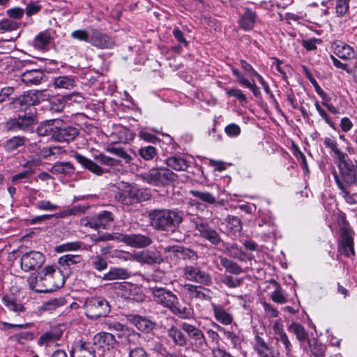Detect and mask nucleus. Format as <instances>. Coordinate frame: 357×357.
<instances>
[{
    "label": "nucleus",
    "instance_id": "obj_38",
    "mask_svg": "<svg viewBox=\"0 0 357 357\" xmlns=\"http://www.w3.org/2000/svg\"><path fill=\"white\" fill-rule=\"evenodd\" d=\"M226 250L231 257L237 259L241 261L250 259V257H249L248 255L243 251L242 248L236 243L228 245Z\"/></svg>",
    "mask_w": 357,
    "mask_h": 357
},
{
    "label": "nucleus",
    "instance_id": "obj_43",
    "mask_svg": "<svg viewBox=\"0 0 357 357\" xmlns=\"http://www.w3.org/2000/svg\"><path fill=\"white\" fill-rule=\"evenodd\" d=\"M324 144L326 147L331 149V151L337 155L339 162L348 156L337 148V143L333 138L325 137Z\"/></svg>",
    "mask_w": 357,
    "mask_h": 357
},
{
    "label": "nucleus",
    "instance_id": "obj_62",
    "mask_svg": "<svg viewBox=\"0 0 357 357\" xmlns=\"http://www.w3.org/2000/svg\"><path fill=\"white\" fill-rule=\"evenodd\" d=\"M241 128L236 123H230L225 128V133L229 137H236L241 133Z\"/></svg>",
    "mask_w": 357,
    "mask_h": 357
},
{
    "label": "nucleus",
    "instance_id": "obj_50",
    "mask_svg": "<svg viewBox=\"0 0 357 357\" xmlns=\"http://www.w3.org/2000/svg\"><path fill=\"white\" fill-rule=\"evenodd\" d=\"M139 155L145 160H152L157 155V150L153 146L142 147L138 151Z\"/></svg>",
    "mask_w": 357,
    "mask_h": 357
},
{
    "label": "nucleus",
    "instance_id": "obj_8",
    "mask_svg": "<svg viewBox=\"0 0 357 357\" xmlns=\"http://www.w3.org/2000/svg\"><path fill=\"white\" fill-rule=\"evenodd\" d=\"M89 43L98 49H112L116 46L114 39L100 29L91 27Z\"/></svg>",
    "mask_w": 357,
    "mask_h": 357
},
{
    "label": "nucleus",
    "instance_id": "obj_23",
    "mask_svg": "<svg viewBox=\"0 0 357 357\" xmlns=\"http://www.w3.org/2000/svg\"><path fill=\"white\" fill-rule=\"evenodd\" d=\"M13 104L15 108L19 109H26L27 107L36 105L33 91L30 90L25 92L23 95L13 100Z\"/></svg>",
    "mask_w": 357,
    "mask_h": 357
},
{
    "label": "nucleus",
    "instance_id": "obj_44",
    "mask_svg": "<svg viewBox=\"0 0 357 357\" xmlns=\"http://www.w3.org/2000/svg\"><path fill=\"white\" fill-rule=\"evenodd\" d=\"M106 151L117 155L124 160L126 163H130L132 160V157L125 151V150L120 146H116L112 144H109L105 148Z\"/></svg>",
    "mask_w": 357,
    "mask_h": 357
},
{
    "label": "nucleus",
    "instance_id": "obj_27",
    "mask_svg": "<svg viewBox=\"0 0 357 357\" xmlns=\"http://www.w3.org/2000/svg\"><path fill=\"white\" fill-rule=\"evenodd\" d=\"M70 353L71 357H95L94 349L89 342H82L76 345Z\"/></svg>",
    "mask_w": 357,
    "mask_h": 357
},
{
    "label": "nucleus",
    "instance_id": "obj_42",
    "mask_svg": "<svg viewBox=\"0 0 357 357\" xmlns=\"http://www.w3.org/2000/svg\"><path fill=\"white\" fill-rule=\"evenodd\" d=\"M225 221L228 231L235 234L242 230V223L241 220L234 215H228Z\"/></svg>",
    "mask_w": 357,
    "mask_h": 357
},
{
    "label": "nucleus",
    "instance_id": "obj_36",
    "mask_svg": "<svg viewBox=\"0 0 357 357\" xmlns=\"http://www.w3.org/2000/svg\"><path fill=\"white\" fill-rule=\"evenodd\" d=\"M310 351L314 357H324L326 346L320 342L317 338H312L307 342Z\"/></svg>",
    "mask_w": 357,
    "mask_h": 357
},
{
    "label": "nucleus",
    "instance_id": "obj_26",
    "mask_svg": "<svg viewBox=\"0 0 357 357\" xmlns=\"http://www.w3.org/2000/svg\"><path fill=\"white\" fill-rule=\"evenodd\" d=\"M29 142L24 136H14L8 139L3 145L6 151L12 153L23 147Z\"/></svg>",
    "mask_w": 357,
    "mask_h": 357
},
{
    "label": "nucleus",
    "instance_id": "obj_12",
    "mask_svg": "<svg viewBox=\"0 0 357 357\" xmlns=\"http://www.w3.org/2000/svg\"><path fill=\"white\" fill-rule=\"evenodd\" d=\"M58 124L54 132V140L59 142H70L73 141L79 135V130L74 126H68L61 127Z\"/></svg>",
    "mask_w": 357,
    "mask_h": 357
},
{
    "label": "nucleus",
    "instance_id": "obj_22",
    "mask_svg": "<svg viewBox=\"0 0 357 357\" xmlns=\"http://www.w3.org/2000/svg\"><path fill=\"white\" fill-rule=\"evenodd\" d=\"M165 164L169 168L178 172L186 171L190 167L189 161L179 155H174L167 158Z\"/></svg>",
    "mask_w": 357,
    "mask_h": 357
},
{
    "label": "nucleus",
    "instance_id": "obj_18",
    "mask_svg": "<svg viewBox=\"0 0 357 357\" xmlns=\"http://www.w3.org/2000/svg\"><path fill=\"white\" fill-rule=\"evenodd\" d=\"M333 175L337 185L342 191V195L345 201L349 204H356L357 203V192L351 193L352 188H349L342 183L340 176L335 170H333Z\"/></svg>",
    "mask_w": 357,
    "mask_h": 357
},
{
    "label": "nucleus",
    "instance_id": "obj_59",
    "mask_svg": "<svg viewBox=\"0 0 357 357\" xmlns=\"http://www.w3.org/2000/svg\"><path fill=\"white\" fill-rule=\"evenodd\" d=\"M36 208L43 211H54L59 208L56 204L47 200H40L36 204Z\"/></svg>",
    "mask_w": 357,
    "mask_h": 357
},
{
    "label": "nucleus",
    "instance_id": "obj_17",
    "mask_svg": "<svg viewBox=\"0 0 357 357\" xmlns=\"http://www.w3.org/2000/svg\"><path fill=\"white\" fill-rule=\"evenodd\" d=\"M61 121L58 119H50L42 121L36 129V132L41 137H51L54 139V132H56L58 124H61Z\"/></svg>",
    "mask_w": 357,
    "mask_h": 357
},
{
    "label": "nucleus",
    "instance_id": "obj_10",
    "mask_svg": "<svg viewBox=\"0 0 357 357\" xmlns=\"http://www.w3.org/2000/svg\"><path fill=\"white\" fill-rule=\"evenodd\" d=\"M45 261V258L41 252L33 250L22 255L20 264L24 271H29L40 268Z\"/></svg>",
    "mask_w": 357,
    "mask_h": 357
},
{
    "label": "nucleus",
    "instance_id": "obj_16",
    "mask_svg": "<svg viewBox=\"0 0 357 357\" xmlns=\"http://www.w3.org/2000/svg\"><path fill=\"white\" fill-rule=\"evenodd\" d=\"M73 157L83 168L89 170L96 176H101L105 172L96 162L77 152L75 153Z\"/></svg>",
    "mask_w": 357,
    "mask_h": 357
},
{
    "label": "nucleus",
    "instance_id": "obj_9",
    "mask_svg": "<svg viewBox=\"0 0 357 357\" xmlns=\"http://www.w3.org/2000/svg\"><path fill=\"white\" fill-rule=\"evenodd\" d=\"M35 123L33 114L19 115L17 118L11 119L5 124L8 131L17 132L29 130Z\"/></svg>",
    "mask_w": 357,
    "mask_h": 357
},
{
    "label": "nucleus",
    "instance_id": "obj_40",
    "mask_svg": "<svg viewBox=\"0 0 357 357\" xmlns=\"http://www.w3.org/2000/svg\"><path fill=\"white\" fill-rule=\"evenodd\" d=\"M288 329L290 332L296 335L297 340L301 342H303L305 340L308 342V340H310L308 338V333L300 324L294 322L289 325Z\"/></svg>",
    "mask_w": 357,
    "mask_h": 357
},
{
    "label": "nucleus",
    "instance_id": "obj_13",
    "mask_svg": "<svg viewBox=\"0 0 357 357\" xmlns=\"http://www.w3.org/2000/svg\"><path fill=\"white\" fill-rule=\"evenodd\" d=\"M124 241L126 245L136 248H144L149 246L153 243V240L149 235L142 234H128Z\"/></svg>",
    "mask_w": 357,
    "mask_h": 357
},
{
    "label": "nucleus",
    "instance_id": "obj_45",
    "mask_svg": "<svg viewBox=\"0 0 357 357\" xmlns=\"http://www.w3.org/2000/svg\"><path fill=\"white\" fill-rule=\"evenodd\" d=\"M184 289L192 298L203 299L206 297L204 289L200 286L187 284L184 285Z\"/></svg>",
    "mask_w": 357,
    "mask_h": 357
},
{
    "label": "nucleus",
    "instance_id": "obj_6",
    "mask_svg": "<svg viewBox=\"0 0 357 357\" xmlns=\"http://www.w3.org/2000/svg\"><path fill=\"white\" fill-rule=\"evenodd\" d=\"M354 231L345 218L342 219L340 227V239L338 243V252L344 256L353 258L355 257Z\"/></svg>",
    "mask_w": 357,
    "mask_h": 357
},
{
    "label": "nucleus",
    "instance_id": "obj_35",
    "mask_svg": "<svg viewBox=\"0 0 357 357\" xmlns=\"http://www.w3.org/2000/svg\"><path fill=\"white\" fill-rule=\"evenodd\" d=\"M78 211L77 207H73V208L63 211L62 213H58L52 215H42L35 217L31 220V224H37L42 222L45 220H50L53 217L56 218H64L68 215H74Z\"/></svg>",
    "mask_w": 357,
    "mask_h": 357
},
{
    "label": "nucleus",
    "instance_id": "obj_20",
    "mask_svg": "<svg viewBox=\"0 0 357 357\" xmlns=\"http://www.w3.org/2000/svg\"><path fill=\"white\" fill-rule=\"evenodd\" d=\"M75 171V168L70 162H56L53 164L50 172L54 175L70 176Z\"/></svg>",
    "mask_w": 357,
    "mask_h": 357
},
{
    "label": "nucleus",
    "instance_id": "obj_32",
    "mask_svg": "<svg viewBox=\"0 0 357 357\" xmlns=\"http://www.w3.org/2000/svg\"><path fill=\"white\" fill-rule=\"evenodd\" d=\"M43 77V73L40 70H26L22 73V80L26 84H38Z\"/></svg>",
    "mask_w": 357,
    "mask_h": 357
},
{
    "label": "nucleus",
    "instance_id": "obj_15",
    "mask_svg": "<svg viewBox=\"0 0 357 357\" xmlns=\"http://www.w3.org/2000/svg\"><path fill=\"white\" fill-rule=\"evenodd\" d=\"M93 344L103 351L109 350L114 347L116 343V340L113 334L107 332L97 333L93 337Z\"/></svg>",
    "mask_w": 357,
    "mask_h": 357
},
{
    "label": "nucleus",
    "instance_id": "obj_14",
    "mask_svg": "<svg viewBox=\"0 0 357 357\" xmlns=\"http://www.w3.org/2000/svg\"><path fill=\"white\" fill-rule=\"evenodd\" d=\"M62 326H56L43 334L38 340V344L40 347H49L60 340L63 334Z\"/></svg>",
    "mask_w": 357,
    "mask_h": 357
},
{
    "label": "nucleus",
    "instance_id": "obj_1",
    "mask_svg": "<svg viewBox=\"0 0 357 357\" xmlns=\"http://www.w3.org/2000/svg\"><path fill=\"white\" fill-rule=\"evenodd\" d=\"M27 282L29 288L36 292H52L64 284V273L52 266H48L38 273V276L30 275Z\"/></svg>",
    "mask_w": 357,
    "mask_h": 357
},
{
    "label": "nucleus",
    "instance_id": "obj_2",
    "mask_svg": "<svg viewBox=\"0 0 357 357\" xmlns=\"http://www.w3.org/2000/svg\"><path fill=\"white\" fill-rule=\"evenodd\" d=\"M149 218L155 230L175 234L184 220V212L178 208L153 209L149 211Z\"/></svg>",
    "mask_w": 357,
    "mask_h": 357
},
{
    "label": "nucleus",
    "instance_id": "obj_24",
    "mask_svg": "<svg viewBox=\"0 0 357 357\" xmlns=\"http://www.w3.org/2000/svg\"><path fill=\"white\" fill-rule=\"evenodd\" d=\"M131 277L128 269L119 267H111L109 271L102 276L103 280H126Z\"/></svg>",
    "mask_w": 357,
    "mask_h": 357
},
{
    "label": "nucleus",
    "instance_id": "obj_19",
    "mask_svg": "<svg viewBox=\"0 0 357 357\" xmlns=\"http://www.w3.org/2000/svg\"><path fill=\"white\" fill-rule=\"evenodd\" d=\"M127 318L139 331L144 332H149L155 326V324L153 321L139 314H128L127 315Z\"/></svg>",
    "mask_w": 357,
    "mask_h": 357
},
{
    "label": "nucleus",
    "instance_id": "obj_60",
    "mask_svg": "<svg viewBox=\"0 0 357 357\" xmlns=\"http://www.w3.org/2000/svg\"><path fill=\"white\" fill-rule=\"evenodd\" d=\"M321 40L315 38L309 40H303L302 45L307 51L317 50V44H320Z\"/></svg>",
    "mask_w": 357,
    "mask_h": 357
},
{
    "label": "nucleus",
    "instance_id": "obj_48",
    "mask_svg": "<svg viewBox=\"0 0 357 357\" xmlns=\"http://www.w3.org/2000/svg\"><path fill=\"white\" fill-rule=\"evenodd\" d=\"M94 159L100 162L101 165H105L109 167L117 166L120 164L121 160L118 159L109 157L102 153H99L94 155Z\"/></svg>",
    "mask_w": 357,
    "mask_h": 357
},
{
    "label": "nucleus",
    "instance_id": "obj_53",
    "mask_svg": "<svg viewBox=\"0 0 357 357\" xmlns=\"http://www.w3.org/2000/svg\"><path fill=\"white\" fill-rule=\"evenodd\" d=\"M169 335L173 338L174 341L178 345L183 346L186 343V339L185 337V335L183 334V333L175 328L174 327H172L169 332Z\"/></svg>",
    "mask_w": 357,
    "mask_h": 357
},
{
    "label": "nucleus",
    "instance_id": "obj_28",
    "mask_svg": "<svg viewBox=\"0 0 357 357\" xmlns=\"http://www.w3.org/2000/svg\"><path fill=\"white\" fill-rule=\"evenodd\" d=\"M257 14L250 8H246L239 20V26L245 31L252 29L255 25Z\"/></svg>",
    "mask_w": 357,
    "mask_h": 357
},
{
    "label": "nucleus",
    "instance_id": "obj_5",
    "mask_svg": "<svg viewBox=\"0 0 357 357\" xmlns=\"http://www.w3.org/2000/svg\"><path fill=\"white\" fill-rule=\"evenodd\" d=\"M178 175L167 167L152 168L143 176V180L155 186H167L176 181Z\"/></svg>",
    "mask_w": 357,
    "mask_h": 357
},
{
    "label": "nucleus",
    "instance_id": "obj_3",
    "mask_svg": "<svg viewBox=\"0 0 357 357\" xmlns=\"http://www.w3.org/2000/svg\"><path fill=\"white\" fill-rule=\"evenodd\" d=\"M186 216L195 228V236L207 241L215 246H218L222 242L218 231L209 225L205 218L190 213H186Z\"/></svg>",
    "mask_w": 357,
    "mask_h": 357
},
{
    "label": "nucleus",
    "instance_id": "obj_11",
    "mask_svg": "<svg viewBox=\"0 0 357 357\" xmlns=\"http://www.w3.org/2000/svg\"><path fill=\"white\" fill-rule=\"evenodd\" d=\"M114 215L108 211H103L90 218L84 225L92 229H106L114 221Z\"/></svg>",
    "mask_w": 357,
    "mask_h": 357
},
{
    "label": "nucleus",
    "instance_id": "obj_37",
    "mask_svg": "<svg viewBox=\"0 0 357 357\" xmlns=\"http://www.w3.org/2000/svg\"><path fill=\"white\" fill-rule=\"evenodd\" d=\"M275 335L278 345L279 347L283 345L286 354L289 355L291 351L292 346L286 333L277 329L275 331Z\"/></svg>",
    "mask_w": 357,
    "mask_h": 357
},
{
    "label": "nucleus",
    "instance_id": "obj_61",
    "mask_svg": "<svg viewBox=\"0 0 357 357\" xmlns=\"http://www.w3.org/2000/svg\"><path fill=\"white\" fill-rule=\"evenodd\" d=\"M128 357H149L146 350L142 347L130 349Z\"/></svg>",
    "mask_w": 357,
    "mask_h": 357
},
{
    "label": "nucleus",
    "instance_id": "obj_55",
    "mask_svg": "<svg viewBox=\"0 0 357 357\" xmlns=\"http://www.w3.org/2000/svg\"><path fill=\"white\" fill-rule=\"evenodd\" d=\"M18 28V24L16 22L9 20L3 19L0 21V32L11 31L16 30Z\"/></svg>",
    "mask_w": 357,
    "mask_h": 357
},
{
    "label": "nucleus",
    "instance_id": "obj_56",
    "mask_svg": "<svg viewBox=\"0 0 357 357\" xmlns=\"http://www.w3.org/2000/svg\"><path fill=\"white\" fill-rule=\"evenodd\" d=\"M31 177V171H24L11 176V182L17 185L18 183H24L26 180Z\"/></svg>",
    "mask_w": 357,
    "mask_h": 357
},
{
    "label": "nucleus",
    "instance_id": "obj_63",
    "mask_svg": "<svg viewBox=\"0 0 357 357\" xmlns=\"http://www.w3.org/2000/svg\"><path fill=\"white\" fill-rule=\"evenodd\" d=\"M350 0H337L336 3V12L338 15L342 16L348 10L349 3Z\"/></svg>",
    "mask_w": 357,
    "mask_h": 357
},
{
    "label": "nucleus",
    "instance_id": "obj_41",
    "mask_svg": "<svg viewBox=\"0 0 357 357\" xmlns=\"http://www.w3.org/2000/svg\"><path fill=\"white\" fill-rule=\"evenodd\" d=\"M220 260L221 265L229 273L239 275L243 272L242 268L237 263L223 257H221Z\"/></svg>",
    "mask_w": 357,
    "mask_h": 357
},
{
    "label": "nucleus",
    "instance_id": "obj_54",
    "mask_svg": "<svg viewBox=\"0 0 357 357\" xmlns=\"http://www.w3.org/2000/svg\"><path fill=\"white\" fill-rule=\"evenodd\" d=\"M107 265L108 264L106 259L100 255L95 256L91 261L92 267L98 271H102L105 270L107 268Z\"/></svg>",
    "mask_w": 357,
    "mask_h": 357
},
{
    "label": "nucleus",
    "instance_id": "obj_49",
    "mask_svg": "<svg viewBox=\"0 0 357 357\" xmlns=\"http://www.w3.org/2000/svg\"><path fill=\"white\" fill-rule=\"evenodd\" d=\"M70 36L72 38L79 40L84 41L86 43H89L90 37H91V28L89 29H77L73 31Z\"/></svg>",
    "mask_w": 357,
    "mask_h": 357
},
{
    "label": "nucleus",
    "instance_id": "obj_52",
    "mask_svg": "<svg viewBox=\"0 0 357 357\" xmlns=\"http://www.w3.org/2000/svg\"><path fill=\"white\" fill-rule=\"evenodd\" d=\"M200 268L193 266H186L183 268V275L185 278L190 281L195 282Z\"/></svg>",
    "mask_w": 357,
    "mask_h": 357
},
{
    "label": "nucleus",
    "instance_id": "obj_51",
    "mask_svg": "<svg viewBox=\"0 0 357 357\" xmlns=\"http://www.w3.org/2000/svg\"><path fill=\"white\" fill-rule=\"evenodd\" d=\"M219 331H222L224 334V337L229 341L233 347L235 349L240 348L241 346V339L238 337L234 333L231 331H227L222 328H219Z\"/></svg>",
    "mask_w": 357,
    "mask_h": 357
},
{
    "label": "nucleus",
    "instance_id": "obj_39",
    "mask_svg": "<svg viewBox=\"0 0 357 357\" xmlns=\"http://www.w3.org/2000/svg\"><path fill=\"white\" fill-rule=\"evenodd\" d=\"M53 84L56 88L71 89L75 86V82L71 76H59L54 79Z\"/></svg>",
    "mask_w": 357,
    "mask_h": 357
},
{
    "label": "nucleus",
    "instance_id": "obj_64",
    "mask_svg": "<svg viewBox=\"0 0 357 357\" xmlns=\"http://www.w3.org/2000/svg\"><path fill=\"white\" fill-rule=\"evenodd\" d=\"M226 93L229 96H233V97L236 98L241 102H248L247 98L245 96V94H243V93L241 91V90H240L238 89H228Z\"/></svg>",
    "mask_w": 357,
    "mask_h": 357
},
{
    "label": "nucleus",
    "instance_id": "obj_33",
    "mask_svg": "<svg viewBox=\"0 0 357 357\" xmlns=\"http://www.w3.org/2000/svg\"><path fill=\"white\" fill-rule=\"evenodd\" d=\"M134 259L141 263L153 264L158 263L160 257L155 252L145 250L135 255Z\"/></svg>",
    "mask_w": 357,
    "mask_h": 357
},
{
    "label": "nucleus",
    "instance_id": "obj_58",
    "mask_svg": "<svg viewBox=\"0 0 357 357\" xmlns=\"http://www.w3.org/2000/svg\"><path fill=\"white\" fill-rule=\"evenodd\" d=\"M65 107L64 102L60 98H53L50 102V110L53 112H61Z\"/></svg>",
    "mask_w": 357,
    "mask_h": 357
},
{
    "label": "nucleus",
    "instance_id": "obj_25",
    "mask_svg": "<svg viewBox=\"0 0 357 357\" xmlns=\"http://www.w3.org/2000/svg\"><path fill=\"white\" fill-rule=\"evenodd\" d=\"M334 53L343 60H350L355 58L354 49L343 42H338L335 44Z\"/></svg>",
    "mask_w": 357,
    "mask_h": 357
},
{
    "label": "nucleus",
    "instance_id": "obj_29",
    "mask_svg": "<svg viewBox=\"0 0 357 357\" xmlns=\"http://www.w3.org/2000/svg\"><path fill=\"white\" fill-rule=\"evenodd\" d=\"M2 303L8 310L15 312L25 310L24 305L14 295H4L2 298Z\"/></svg>",
    "mask_w": 357,
    "mask_h": 357
},
{
    "label": "nucleus",
    "instance_id": "obj_47",
    "mask_svg": "<svg viewBox=\"0 0 357 357\" xmlns=\"http://www.w3.org/2000/svg\"><path fill=\"white\" fill-rule=\"evenodd\" d=\"M82 243L80 241L68 242L55 248V251L58 253L64 252L68 251H75L78 250L82 247Z\"/></svg>",
    "mask_w": 357,
    "mask_h": 357
},
{
    "label": "nucleus",
    "instance_id": "obj_7",
    "mask_svg": "<svg viewBox=\"0 0 357 357\" xmlns=\"http://www.w3.org/2000/svg\"><path fill=\"white\" fill-rule=\"evenodd\" d=\"M150 197V194L146 190L132 186L118 192L115 199L122 204L130 206L148 200Z\"/></svg>",
    "mask_w": 357,
    "mask_h": 357
},
{
    "label": "nucleus",
    "instance_id": "obj_34",
    "mask_svg": "<svg viewBox=\"0 0 357 357\" xmlns=\"http://www.w3.org/2000/svg\"><path fill=\"white\" fill-rule=\"evenodd\" d=\"M189 193L202 202L213 205L217 203L216 197L211 192L199 190H191Z\"/></svg>",
    "mask_w": 357,
    "mask_h": 357
},
{
    "label": "nucleus",
    "instance_id": "obj_30",
    "mask_svg": "<svg viewBox=\"0 0 357 357\" xmlns=\"http://www.w3.org/2000/svg\"><path fill=\"white\" fill-rule=\"evenodd\" d=\"M169 251H171L174 253L179 254V257L183 260L195 261L198 259L197 253L195 251L188 248L175 245L169 247Z\"/></svg>",
    "mask_w": 357,
    "mask_h": 357
},
{
    "label": "nucleus",
    "instance_id": "obj_57",
    "mask_svg": "<svg viewBox=\"0 0 357 357\" xmlns=\"http://www.w3.org/2000/svg\"><path fill=\"white\" fill-rule=\"evenodd\" d=\"M222 282L230 288H235L242 284L243 278H235L231 275H226L222 279Z\"/></svg>",
    "mask_w": 357,
    "mask_h": 357
},
{
    "label": "nucleus",
    "instance_id": "obj_4",
    "mask_svg": "<svg viewBox=\"0 0 357 357\" xmlns=\"http://www.w3.org/2000/svg\"><path fill=\"white\" fill-rule=\"evenodd\" d=\"M153 295L158 304L167 308L172 312H187L188 310L186 306L181 304L176 295L169 290L162 287L155 288L153 290Z\"/></svg>",
    "mask_w": 357,
    "mask_h": 357
},
{
    "label": "nucleus",
    "instance_id": "obj_46",
    "mask_svg": "<svg viewBox=\"0 0 357 357\" xmlns=\"http://www.w3.org/2000/svg\"><path fill=\"white\" fill-rule=\"evenodd\" d=\"M51 35L48 31L40 32L34 39V46L38 49H44L50 43Z\"/></svg>",
    "mask_w": 357,
    "mask_h": 357
},
{
    "label": "nucleus",
    "instance_id": "obj_31",
    "mask_svg": "<svg viewBox=\"0 0 357 357\" xmlns=\"http://www.w3.org/2000/svg\"><path fill=\"white\" fill-rule=\"evenodd\" d=\"M182 328L188 334L190 337L193 338L195 340L198 341L201 346L206 344V339L203 333L197 327L188 323H183Z\"/></svg>",
    "mask_w": 357,
    "mask_h": 357
},
{
    "label": "nucleus",
    "instance_id": "obj_21",
    "mask_svg": "<svg viewBox=\"0 0 357 357\" xmlns=\"http://www.w3.org/2000/svg\"><path fill=\"white\" fill-rule=\"evenodd\" d=\"M82 262V257L77 255H65L59 257L58 263L59 265V271H62V273L65 272L66 274L70 272L73 265Z\"/></svg>",
    "mask_w": 357,
    "mask_h": 357
}]
</instances>
